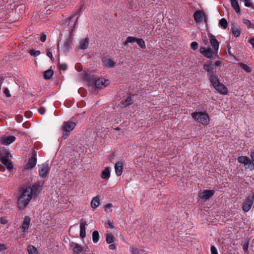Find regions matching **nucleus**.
<instances>
[{"label":"nucleus","mask_w":254,"mask_h":254,"mask_svg":"<svg viewBox=\"0 0 254 254\" xmlns=\"http://www.w3.org/2000/svg\"><path fill=\"white\" fill-rule=\"evenodd\" d=\"M87 225L86 221L81 219L80 224V237L82 239L86 236V226Z\"/></svg>","instance_id":"17"},{"label":"nucleus","mask_w":254,"mask_h":254,"mask_svg":"<svg viewBox=\"0 0 254 254\" xmlns=\"http://www.w3.org/2000/svg\"><path fill=\"white\" fill-rule=\"evenodd\" d=\"M70 247L72 248L73 249V250H74V248L77 247V246L79 245L78 244H77V243H74V242H71L70 243Z\"/></svg>","instance_id":"57"},{"label":"nucleus","mask_w":254,"mask_h":254,"mask_svg":"<svg viewBox=\"0 0 254 254\" xmlns=\"http://www.w3.org/2000/svg\"><path fill=\"white\" fill-rule=\"evenodd\" d=\"M38 111L41 115H43L46 111V109L44 107H41L39 109Z\"/></svg>","instance_id":"54"},{"label":"nucleus","mask_w":254,"mask_h":254,"mask_svg":"<svg viewBox=\"0 0 254 254\" xmlns=\"http://www.w3.org/2000/svg\"><path fill=\"white\" fill-rule=\"evenodd\" d=\"M136 42L142 49H145L146 46L144 41L142 39L137 38Z\"/></svg>","instance_id":"36"},{"label":"nucleus","mask_w":254,"mask_h":254,"mask_svg":"<svg viewBox=\"0 0 254 254\" xmlns=\"http://www.w3.org/2000/svg\"><path fill=\"white\" fill-rule=\"evenodd\" d=\"M213 87L219 93L222 94H226L228 93L227 87L220 82L214 85Z\"/></svg>","instance_id":"16"},{"label":"nucleus","mask_w":254,"mask_h":254,"mask_svg":"<svg viewBox=\"0 0 254 254\" xmlns=\"http://www.w3.org/2000/svg\"><path fill=\"white\" fill-rule=\"evenodd\" d=\"M50 171L48 164H44L39 170V176L42 178L45 177Z\"/></svg>","instance_id":"15"},{"label":"nucleus","mask_w":254,"mask_h":254,"mask_svg":"<svg viewBox=\"0 0 254 254\" xmlns=\"http://www.w3.org/2000/svg\"><path fill=\"white\" fill-rule=\"evenodd\" d=\"M110 177V171L109 167H106L101 172V177L103 179L108 180Z\"/></svg>","instance_id":"23"},{"label":"nucleus","mask_w":254,"mask_h":254,"mask_svg":"<svg viewBox=\"0 0 254 254\" xmlns=\"http://www.w3.org/2000/svg\"><path fill=\"white\" fill-rule=\"evenodd\" d=\"M47 55L48 56L52 61H54V58L53 56L52 50L51 49H48L47 51Z\"/></svg>","instance_id":"43"},{"label":"nucleus","mask_w":254,"mask_h":254,"mask_svg":"<svg viewBox=\"0 0 254 254\" xmlns=\"http://www.w3.org/2000/svg\"><path fill=\"white\" fill-rule=\"evenodd\" d=\"M243 22L244 24L247 26L248 28H254V25L251 23L249 20L244 19Z\"/></svg>","instance_id":"40"},{"label":"nucleus","mask_w":254,"mask_h":254,"mask_svg":"<svg viewBox=\"0 0 254 254\" xmlns=\"http://www.w3.org/2000/svg\"><path fill=\"white\" fill-rule=\"evenodd\" d=\"M110 244L109 248L110 250H115L116 249V246L114 244H113L112 243Z\"/></svg>","instance_id":"61"},{"label":"nucleus","mask_w":254,"mask_h":254,"mask_svg":"<svg viewBox=\"0 0 254 254\" xmlns=\"http://www.w3.org/2000/svg\"><path fill=\"white\" fill-rule=\"evenodd\" d=\"M83 250V248L80 245L74 248V250H73V254H79L80 253L82 252Z\"/></svg>","instance_id":"38"},{"label":"nucleus","mask_w":254,"mask_h":254,"mask_svg":"<svg viewBox=\"0 0 254 254\" xmlns=\"http://www.w3.org/2000/svg\"><path fill=\"white\" fill-rule=\"evenodd\" d=\"M245 5L246 7H250L252 5V3L251 2L250 0H245Z\"/></svg>","instance_id":"50"},{"label":"nucleus","mask_w":254,"mask_h":254,"mask_svg":"<svg viewBox=\"0 0 254 254\" xmlns=\"http://www.w3.org/2000/svg\"><path fill=\"white\" fill-rule=\"evenodd\" d=\"M190 47L192 49L195 50L198 48V44L197 42H192L190 44Z\"/></svg>","instance_id":"44"},{"label":"nucleus","mask_w":254,"mask_h":254,"mask_svg":"<svg viewBox=\"0 0 254 254\" xmlns=\"http://www.w3.org/2000/svg\"><path fill=\"white\" fill-rule=\"evenodd\" d=\"M7 221L5 218H3L2 217L0 218V223L5 224L7 223Z\"/></svg>","instance_id":"58"},{"label":"nucleus","mask_w":254,"mask_h":254,"mask_svg":"<svg viewBox=\"0 0 254 254\" xmlns=\"http://www.w3.org/2000/svg\"><path fill=\"white\" fill-rule=\"evenodd\" d=\"M9 155V152L7 150H5L4 157H2L0 160L1 163L3 164L9 171H10L13 169V165L11 161L8 158Z\"/></svg>","instance_id":"7"},{"label":"nucleus","mask_w":254,"mask_h":254,"mask_svg":"<svg viewBox=\"0 0 254 254\" xmlns=\"http://www.w3.org/2000/svg\"><path fill=\"white\" fill-rule=\"evenodd\" d=\"M115 237L112 234H108L106 236V241L108 244H112L114 242Z\"/></svg>","instance_id":"32"},{"label":"nucleus","mask_w":254,"mask_h":254,"mask_svg":"<svg viewBox=\"0 0 254 254\" xmlns=\"http://www.w3.org/2000/svg\"><path fill=\"white\" fill-rule=\"evenodd\" d=\"M200 53L208 58H212L214 56V51L210 47L206 49L205 47H201L199 49Z\"/></svg>","instance_id":"11"},{"label":"nucleus","mask_w":254,"mask_h":254,"mask_svg":"<svg viewBox=\"0 0 254 254\" xmlns=\"http://www.w3.org/2000/svg\"><path fill=\"white\" fill-rule=\"evenodd\" d=\"M208 76L209 77L210 82L213 86H214V85L218 84V83L220 82L218 76L216 75V72L215 73H212L210 74V75Z\"/></svg>","instance_id":"20"},{"label":"nucleus","mask_w":254,"mask_h":254,"mask_svg":"<svg viewBox=\"0 0 254 254\" xmlns=\"http://www.w3.org/2000/svg\"><path fill=\"white\" fill-rule=\"evenodd\" d=\"M212 62L208 61L206 63L203 64V68L207 72V76L210 75V74L212 73L216 72V71H214L213 70L214 64H212Z\"/></svg>","instance_id":"12"},{"label":"nucleus","mask_w":254,"mask_h":254,"mask_svg":"<svg viewBox=\"0 0 254 254\" xmlns=\"http://www.w3.org/2000/svg\"><path fill=\"white\" fill-rule=\"evenodd\" d=\"M89 45V39L85 38L79 41L78 49L80 50H85L87 49Z\"/></svg>","instance_id":"21"},{"label":"nucleus","mask_w":254,"mask_h":254,"mask_svg":"<svg viewBox=\"0 0 254 254\" xmlns=\"http://www.w3.org/2000/svg\"><path fill=\"white\" fill-rule=\"evenodd\" d=\"M115 169L116 174L118 176H120L123 170V164L121 161H119L115 164Z\"/></svg>","instance_id":"19"},{"label":"nucleus","mask_w":254,"mask_h":254,"mask_svg":"<svg viewBox=\"0 0 254 254\" xmlns=\"http://www.w3.org/2000/svg\"><path fill=\"white\" fill-rule=\"evenodd\" d=\"M100 204L99 197L97 196L95 197L91 202V206L93 209H96Z\"/></svg>","instance_id":"24"},{"label":"nucleus","mask_w":254,"mask_h":254,"mask_svg":"<svg viewBox=\"0 0 254 254\" xmlns=\"http://www.w3.org/2000/svg\"><path fill=\"white\" fill-rule=\"evenodd\" d=\"M93 242L97 243L99 240V233L98 231H94L92 234Z\"/></svg>","instance_id":"31"},{"label":"nucleus","mask_w":254,"mask_h":254,"mask_svg":"<svg viewBox=\"0 0 254 254\" xmlns=\"http://www.w3.org/2000/svg\"><path fill=\"white\" fill-rule=\"evenodd\" d=\"M32 113L30 111H26L25 113V116L27 118H30L32 116Z\"/></svg>","instance_id":"55"},{"label":"nucleus","mask_w":254,"mask_h":254,"mask_svg":"<svg viewBox=\"0 0 254 254\" xmlns=\"http://www.w3.org/2000/svg\"><path fill=\"white\" fill-rule=\"evenodd\" d=\"M54 74V71L52 69H48L44 72V78L45 79H50L52 78Z\"/></svg>","instance_id":"30"},{"label":"nucleus","mask_w":254,"mask_h":254,"mask_svg":"<svg viewBox=\"0 0 254 254\" xmlns=\"http://www.w3.org/2000/svg\"><path fill=\"white\" fill-rule=\"evenodd\" d=\"M209 37L210 43L212 47L214 49V50L215 51V53L217 54L219 46V42L216 40L215 36L212 35V34H210V35H209Z\"/></svg>","instance_id":"13"},{"label":"nucleus","mask_w":254,"mask_h":254,"mask_svg":"<svg viewBox=\"0 0 254 254\" xmlns=\"http://www.w3.org/2000/svg\"><path fill=\"white\" fill-rule=\"evenodd\" d=\"M130 250L131 254H140V250L135 247H130Z\"/></svg>","instance_id":"39"},{"label":"nucleus","mask_w":254,"mask_h":254,"mask_svg":"<svg viewBox=\"0 0 254 254\" xmlns=\"http://www.w3.org/2000/svg\"><path fill=\"white\" fill-rule=\"evenodd\" d=\"M211 254H218L216 248L214 246H211Z\"/></svg>","instance_id":"46"},{"label":"nucleus","mask_w":254,"mask_h":254,"mask_svg":"<svg viewBox=\"0 0 254 254\" xmlns=\"http://www.w3.org/2000/svg\"><path fill=\"white\" fill-rule=\"evenodd\" d=\"M4 171H5L4 167L2 165L0 164V171L4 172Z\"/></svg>","instance_id":"63"},{"label":"nucleus","mask_w":254,"mask_h":254,"mask_svg":"<svg viewBox=\"0 0 254 254\" xmlns=\"http://www.w3.org/2000/svg\"><path fill=\"white\" fill-rule=\"evenodd\" d=\"M231 32L235 37H238L240 36V29L237 26L233 25V26L231 28Z\"/></svg>","instance_id":"26"},{"label":"nucleus","mask_w":254,"mask_h":254,"mask_svg":"<svg viewBox=\"0 0 254 254\" xmlns=\"http://www.w3.org/2000/svg\"><path fill=\"white\" fill-rule=\"evenodd\" d=\"M79 16H77L76 18L75 21L74 23L73 26L72 27V29H71V31L70 32L69 36L67 39H65L64 44V49L65 51H67L70 48H71V45L72 43L73 39V34L72 32L73 30V28H74L78 19Z\"/></svg>","instance_id":"4"},{"label":"nucleus","mask_w":254,"mask_h":254,"mask_svg":"<svg viewBox=\"0 0 254 254\" xmlns=\"http://www.w3.org/2000/svg\"><path fill=\"white\" fill-rule=\"evenodd\" d=\"M222 64V62L221 61H216L214 64L212 63V64H214V65L216 66H221Z\"/></svg>","instance_id":"53"},{"label":"nucleus","mask_w":254,"mask_h":254,"mask_svg":"<svg viewBox=\"0 0 254 254\" xmlns=\"http://www.w3.org/2000/svg\"><path fill=\"white\" fill-rule=\"evenodd\" d=\"M232 7L237 13L240 11V8L237 0H230Z\"/></svg>","instance_id":"25"},{"label":"nucleus","mask_w":254,"mask_h":254,"mask_svg":"<svg viewBox=\"0 0 254 254\" xmlns=\"http://www.w3.org/2000/svg\"><path fill=\"white\" fill-rule=\"evenodd\" d=\"M104 65L108 67H113L115 66V62L110 58H106L103 61Z\"/></svg>","instance_id":"22"},{"label":"nucleus","mask_w":254,"mask_h":254,"mask_svg":"<svg viewBox=\"0 0 254 254\" xmlns=\"http://www.w3.org/2000/svg\"><path fill=\"white\" fill-rule=\"evenodd\" d=\"M137 38L132 37V36H129L128 37L126 40L124 42V45L125 46H126L127 45L128 43H133L136 42V40Z\"/></svg>","instance_id":"34"},{"label":"nucleus","mask_w":254,"mask_h":254,"mask_svg":"<svg viewBox=\"0 0 254 254\" xmlns=\"http://www.w3.org/2000/svg\"><path fill=\"white\" fill-rule=\"evenodd\" d=\"M86 79L89 82L90 84L94 85V86L98 89H101L107 86L106 83L108 80H106L104 78H99L94 75L89 76L85 75Z\"/></svg>","instance_id":"2"},{"label":"nucleus","mask_w":254,"mask_h":254,"mask_svg":"<svg viewBox=\"0 0 254 254\" xmlns=\"http://www.w3.org/2000/svg\"><path fill=\"white\" fill-rule=\"evenodd\" d=\"M249 243L248 242L245 243L243 245V249L245 252H246L248 250Z\"/></svg>","instance_id":"47"},{"label":"nucleus","mask_w":254,"mask_h":254,"mask_svg":"<svg viewBox=\"0 0 254 254\" xmlns=\"http://www.w3.org/2000/svg\"><path fill=\"white\" fill-rule=\"evenodd\" d=\"M29 53L31 56L33 57H37L40 54V52L39 51H35L34 50H30Z\"/></svg>","instance_id":"42"},{"label":"nucleus","mask_w":254,"mask_h":254,"mask_svg":"<svg viewBox=\"0 0 254 254\" xmlns=\"http://www.w3.org/2000/svg\"><path fill=\"white\" fill-rule=\"evenodd\" d=\"M27 251L28 254H39L37 248L31 245H29L27 246Z\"/></svg>","instance_id":"27"},{"label":"nucleus","mask_w":254,"mask_h":254,"mask_svg":"<svg viewBox=\"0 0 254 254\" xmlns=\"http://www.w3.org/2000/svg\"><path fill=\"white\" fill-rule=\"evenodd\" d=\"M42 185L36 183L31 187H26L21 192L18 196L17 206L19 209L22 210L29 203L33 196L37 197L40 193Z\"/></svg>","instance_id":"1"},{"label":"nucleus","mask_w":254,"mask_h":254,"mask_svg":"<svg viewBox=\"0 0 254 254\" xmlns=\"http://www.w3.org/2000/svg\"><path fill=\"white\" fill-rule=\"evenodd\" d=\"M215 193L213 190H204L198 192L199 197L202 199L207 200L212 197Z\"/></svg>","instance_id":"9"},{"label":"nucleus","mask_w":254,"mask_h":254,"mask_svg":"<svg viewBox=\"0 0 254 254\" xmlns=\"http://www.w3.org/2000/svg\"><path fill=\"white\" fill-rule=\"evenodd\" d=\"M245 167L246 169L250 168L251 170H253L254 169V163L253 161L251 162L249 159V161H248L247 165H245Z\"/></svg>","instance_id":"41"},{"label":"nucleus","mask_w":254,"mask_h":254,"mask_svg":"<svg viewBox=\"0 0 254 254\" xmlns=\"http://www.w3.org/2000/svg\"><path fill=\"white\" fill-rule=\"evenodd\" d=\"M82 7L83 4H82L80 6V7L74 12V13L71 16L69 17L68 20H71V19L73 18L75 16L78 15L79 13L81 12Z\"/></svg>","instance_id":"37"},{"label":"nucleus","mask_w":254,"mask_h":254,"mask_svg":"<svg viewBox=\"0 0 254 254\" xmlns=\"http://www.w3.org/2000/svg\"><path fill=\"white\" fill-rule=\"evenodd\" d=\"M66 68H67V65L65 64H60L59 66V69L63 70H66Z\"/></svg>","instance_id":"56"},{"label":"nucleus","mask_w":254,"mask_h":254,"mask_svg":"<svg viewBox=\"0 0 254 254\" xmlns=\"http://www.w3.org/2000/svg\"><path fill=\"white\" fill-rule=\"evenodd\" d=\"M238 161L241 164L247 165L248 161H249V158L247 156H241L238 157L237 159Z\"/></svg>","instance_id":"29"},{"label":"nucleus","mask_w":254,"mask_h":254,"mask_svg":"<svg viewBox=\"0 0 254 254\" xmlns=\"http://www.w3.org/2000/svg\"><path fill=\"white\" fill-rule=\"evenodd\" d=\"M219 25L224 29L226 28L228 26V22L227 20L224 18L221 19L219 20Z\"/></svg>","instance_id":"35"},{"label":"nucleus","mask_w":254,"mask_h":254,"mask_svg":"<svg viewBox=\"0 0 254 254\" xmlns=\"http://www.w3.org/2000/svg\"><path fill=\"white\" fill-rule=\"evenodd\" d=\"M3 93L5 94V96L6 97H11V95L9 93V89L7 88H5L4 89Z\"/></svg>","instance_id":"45"},{"label":"nucleus","mask_w":254,"mask_h":254,"mask_svg":"<svg viewBox=\"0 0 254 254\" xmlns=\"http://www.w3.org/2000/svg\"><path fill=\"white\" fill-rule=\"evenodd\" d=\"M239 64L246 72L250 73L252 71L251 68L247 64L243 63H239Z\"/></svg>","instance_id":"33"},{"label":"nucleus","mask_w":254,"mask_h":254,"mask_svg":"<svg viewBox=\"0 0 254 254\" xmlns=\"http://www.w3.org/2000/svg\"><path fill=\"white\" fill-rule=\"evenodd\" d=\"M112 207V204L111 203H108L105 205V210L106 211H108V209H110V211H111L112 210L111 209Z\"/></svg>","instance_id":"48"},{"label":"nucleus","mask_w":254,"mask_h":254,"mask_svg":"<svg viewBox=\"0 0 254 254\" xmlns=\"http://www.w3.org/2000/svg\"><path fill=\"white\" fill-rule=\"evenodd\" d=\"M193 18L196 23H200L205 19V14L202 11L196 10L193 13Z\"/></svg>","instance_id":"10"},{"label":"nucleus","mask_w":254,"mask_h":254,"mask_svg":"<svg viewBox=\"0 0 254 254\" xmlns=\"http://www.w3.org/2000/svg\"><path fill=\"white\" fill-rule=\"evenodd\" d=\"M133 101L131 96H128L125 101H122V104L124 107H127L131 105Z\"/></svg>","instance_id":"28"},{"label":"nucleus","mask_w":254,"mask_h":254,"mask_svg":"<svg viewBox=\"0 0 254 254\" xmlns=\"http://www.w3.org/2000/svg\"><path fill=\"white\" fill-rule=\"evenodd\" d=\"M250 156L252 161L254 163V150H252L251 152Z\"/></svg>","instance_id":"60"},{"label":"nucleus","mask_w":254,"mask_h":254,"mask_svg":"<svg viewBox=\"0 0 254 254\" xmlns=\"http://www.w3.org/2000/svg\"><path fill=\"white\" fill-rule=\"evenodd\" d=\"M108 226H109L110 228H113V224H112V223L111 221H108Z\"/></svg>","instance_id":"64"},{"label":"nucleus","mask_w":254,"mask_h":254,"mask_svg":"<svg viewBox=\"0 0 254 254\" xmlns=\"http://www.w3.org/2000/svg\"><path fill=\"white\" fill-rule=\"evenodd\" d=\"M36 163L37 151L34 149H33L31 153V156L26 165L25 168L30 170L32 169L35 166Z\"/></svg>","instance_id":"8"},{"label":"nucleus","mask_w":254,"mask_h":254,"mask_svg":"<svg viewBox=\"0 0 254 254\" xmlns=\"http://www.w3.org/2000/svg\"><path fill=\"white\" fill-rule=\"evenodd\" d=\"M228 54H229V56H230L231 57H234V54H233V53L232 52V51L231 50V48H229V49L228 50Z\"/></svg>","instance_id":"62"},{"label":"nucleus","mask_w":254,"mask_h":254,"mask_svg":"<svg viewBox=\"0 0 254 254\" xmlns=\"http://www.w3.org/2000/svg\"><path fill=\"white\" fill-rule=\"evenodd\" d=\"M249 42L252 45L254 48V37L251 38L249 40Z\"/></svg>","instance_id":"59"},{"label":"nucleus","mask_w":254,"mask_h":254,"mask_svg":"<svg viewBox=\"0 0 254 254\" xmlns=\"http://www.w3.org/2000/svg\"><path fill=\"white\" fill-rule=\"evenodd\" d=\"M15 119L17 122L20 123L22 121L23 117L21 115H18L16 116Z\"/></svg>","instance_id":"51"},{"label":"nucleus","mask_w":254,"mask_h":254,"mask_svg":"<svg viewBox=\"0 0 254 254\" xmlns=\"http://www.w3.org/2000/svg\"><path fill=\"white\" fill-rule=\"evenodd\" d=\"M191 116L196 122L204 126L207 125L209 123V117L206 112H193L191 114Z\"/></svg>","instance_id":"3"},{"label":"nucleus","mask_w":254,"mask_h":254,"mask_svg":"<svg viewBox=\"0 0 254 254\" xmlns=\"http://www.w3.org/2000/svg\"><path fill=\"white\" fill-rule=\"evenodd\" d=\"M15 139L16 137L13 135L3 137L1 138L0 142L2 144L8 145L13 142Z\"/></svg>","instance_id":"14"},{"label":"nucleus","mask_w":254,"mask_h":254,"mask_svg":"<svg viewBox=\"0 0 254 254\" xmlns=\"http://www.w3.org/2000/svg\"><path fill=\"white\" fill-rule=\"evenodd\" d=\"M46 40V35L44 33H42L41 35V37H40V41L42 42H45Z\"/></svg>","instance_id":"52"},{"label":"nucleus","mask_w":254,"mask_h":254,"mask_svg":"<svg viewBox=\"0 0 254 254\" xmlns=\"http://www.w3.org/2000/svg\"><path fill=\"white\" fill-rule=\"evenodd\" d=\"M76 124L72 122H64L63 126V130L65 132L63 135V137L65 139L68 136L69 133L71 132L75 127Z\"/></svg>","instance_id":"5"},{"label":"nucleus","mask_w":254,"mask_h":254,"mask_svg":"<svg viewBox=\"0 0 254 254\" xmlns=\"http://www.w3.org/2000/svg\"><path fill=\"white\" fill-rule=\"evenodd\" d=\"M254 201V193L247 197L246 200L242 205V210L244 212H248L252 207Z\"/></svg>","instance_id":"6"},{"label":"nucleus","mask_w":254,"mask_h":254,"mask_svg":"<svg viewBox=\"0 0 254 254\" xmlns=\"http://www.w3.org/2000/svg\"><path fill=\"white\" fill-rule=\"evenodd\" d=\"M5 150H6L4 149L3 147H2V148L0 147V159L2 157H4V151Z\"/></svg>","instance_id":"49"},{"label":"nucleus","mask_w":254,"mask_h":254,"mask_svg":"<svg viewBox=\"0 0 254 254\" xmlns=\"http://www.w3.org/2000/svg\"><path fill=\"white\" fill-rule=\"evenodd\" d=\"M30 221L31 219L29 216H25L21 226L22 232H24L28 229Z\"/></svg>","instance_id":"18"}]
</instances>
